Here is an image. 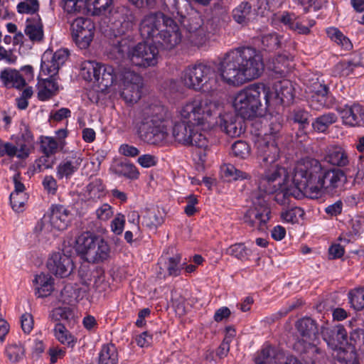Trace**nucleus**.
<instances>
[{
  "mask_svg": "<svg viewBox=\"0 0 364 364\" xmlns=\"http://www.w3.org/2000/svg\"><path fill=\"white\" fill-rule=\"evenodd\" d=\"M293 183L300 192L318 198L322 193L338 195L347 183L345 172L339 168H324L319 161L306 158L294 168Z\"/></svg>",
  "mask_w": 364,
  "mask_h": 364,
  "instance_id": "1",
  "label": "nucleus"
},
{
  "mask_svg": "<svg viewBox=\"0 0 364 364\" xmlns=\"http://www.w3.org/2000/svg\"><path fill=\"white\" fill-rule=\"evenodd\" d=\"M223 106L218 101L208 99L193 100L181 107V114L193 124L201 125L204 130L218 124L223 132L230 137L239 136L242 133L240 123H237L232 113L222 114Z\"/></svg>",
  "mask_w": 364,
  "mask_h": 364,
  "instance_id": "2",
  "label": "nucleus"
},
{
  "mask_svg": "<svg viewBox=\"0 0 364 364\" xmlns=\"http://www.w3.org/2000/svg\"><path fill=\"white\" fill-rule=\"evenodd\" d=\"M264 65L259 52L252 47H239L226 53L220 62L222 78L228 84L240 85L258 78Z\"/></svg>",
  "mask_w": 364,
  "mask_h": 364,
  "instance_id": "3",
  "label": "nucleus"
},
{
  "mask_svg": "<svg viewBox=\"0 0 364 364\" xmlns=\"http://www.w3.org/2000/svg\"><path fill=\"white\" fill-rule=\"evenodd\" d=\"M141 36L159 44L165 50H171L182 40L179 24L162 11L150 12L145 15L139 25Z\"/></svg>",
  "mask_w": 364,
  "mask_h": 364,
  "instance_id": "4",
  "label": "nucleus"
},
{
  "mask_svg": "<svg viewBox=\"0 0 364 364\" xmlns=\"http://www.w3.org/2000/svg\"><path fill=\"white\" fill-rule=\"evenodd\" d=\"M163 9L180 18L186 29V39L191 46L199 48L206 44L209 39L208 23L192 9L188 0H163Z\"/></svg>",
  "mask_w": 364,
  "mask_h": 364,
  "instance_id": "5",
  "label": "nucleus"
},
{
  "mask_svg": "<svg viewBox=\"0 0 364 364\" xmlns=\"http://www.w3.org/2000/svg\"><path fill=\"white\" fill-rule=\"evenodd\" d=\"M270 88L262 82L250 85L235 97L233 107L243 119H251L262 115L271 105Z\"/></svg>",
  "mask_w": 364,
  "mask_h": 364,
  "instance_id": "6",
  "label": "nucleus"
},
{
  "mask_svg": "<svg viewBox=\"0 0 364 364\" xmlns=\"http://www.w3.org/2000/svg\"><path fill=\"white\" fill-rule=\"evenodd\" d=\"M144 115L138 129L139 138L151 145L170 144L171 136L165 121V108L160 105H151L144 109Z\"/></svg>",
  "mask_w": 364,
  "mask_h": 364,
  "instance_id": "7",
  "label": "nucleus"
},
{
  "mask_svg": "<svg viewBox=\"0 0 364 364\" xmlns=\"http://www.w3.org/2000/svg\"><path fill=\"white\" fill-rule=\"evenodd\" d=\"M76 251L87 262L99 264L110 257L111 249L102 237L90 232L82 233L76 239Z\"/></svg>",
  "mask_w": 364,
  "mask_h": 364,
  "instance_id": "8",
  "label": "nucleus"
},
{
  "mask_svg": "<svg viewBox=\"0 0 364 364\" xmlns=\"http://www.w3.org/2000/svg\"><path fill=\"white\" fill-rule=\"evenodd\" d=\"M183 80L187 87L204 92H213L219 86L215 69L203 63L188 67L184 71Z\"/></svg>",
  "mask_w": 364,
  "mask_h": 364,
  "instance_id": "9",
  "label": "nucleus"
},
{
  "mask_svg": "<svg viewBox=\"0 0 364 364\" xmlns=\"http://www.w3.org/2000/svg\"><path fill=\"white\" fill-rule=\"evenodd\" d=\"M267 196L260 192L252 194V207L244 215V223L251 228L259 231L267 229V224L270 219V208L267 203Z\"/></svg>",
  "mask_w": 364,
  "mask_h": 364,
  "instance_id": "10",
  "label": "nucleus"
},
{
  "mask_svg": "<svg viewBox=\"0 0 364 364\" xmlns=\"http://www.w3.org/2000/svg\"><path fill=\"white\" fill-rule=\"evenodd\" d=\"M264 173L259 181V191L267 196L281 188L288 180L289 176L285 168L274 163L264 168Z\"/></svg>",
  "mask_w": 364,
  "mask_h": 364,
  "instance_id": "11",
  "label": "nucleus"
},
{
  "mask_svg": "<svg viewBox=\"0 0 364 364\" xmlns=\"http://www.w3.org/2000/svg\"><path fill=\"white\" fill-rule=\"evenodd\" d=\"M121 96L128 103H136L141 97L142 77L129 69H124L119 74Z\"/></svg>",
  "mask_w": 364,
  "mask_h": 364,
  "instance_id": "12",
  "label": "nucleus"
},
{
  "mask_svg": "<svg viewBox=\"0 0 364 364\" xmlns=\"http://www.w3.org/2000/svg\"><path fill=\"white\" fill-rule=\"evenodd\" d=\"M159 50L156 46L139 43L132 48L129 53V59L135 66L147 68L156 65Z\"/></svg>",
  "mask_w": 364,
  "mask_h": 364,
  "instance_id": "13",
  "label": "nucleus"
},
{
  "mask_svg": "<svg viewBox=\"0 0 364 364\" xmlns=\"http://www.w3.org/2000/svg\"><path fill=\"white\" fill-rule=\"evenodd\" d=\"M68 51L60 49L53 53L51 51H46L41 59V75L54 77L58 74L59 68L68 58Z\"/></svg>",
  "mask_w": 364,
  "mask_h": 364,
  "instance_id": "14",
  "label": "nucleus"
},
{
  "mask_svg": "<svg viewBox=\"0 0 364 364\" xmlns=\"http://www.w3.org/2000/svg\"><path fill=\"white\" fill-rule=\"evenodd\" d=\"M256 146L257 157L262 168L276 163L279 154V149L277 142L265 139H258L256 141Z\"/></svg>",
  "mask_w": 364,
  "mask_h": 364,
  "instance_id": "15",
  "label": "nucleus"
},
{
  "mask_svg": "<svg viewBox=\"0 0 364 364\" xmlns=\"http://www.w3.org/2000/svg\"><path fill=\"white\" fill-rule=\"evenodd\" d=\"M47 267L49 271L60 277L69 276L74 269V264L70 255L63 252H55L48 259Z\"/></svg>",
  "mask_w": 364,
  "mask_h": 364,
  "instance_id": "16",
  "label": "nucleus"
},
{
  "mask_svg": "<svg viewBox=\"0 0 364 364\" xmlns=\"http://www.w3.org/2000/svg\"><path fill=\"white\" fill-rule=\"evenodd\" d=\"M294 348L300 353L301 360L306 364H321L325 361L326 354L314 343H304L297 341Z\"/></svg>",
  "mask_w": 364,
  "mask_h": 364,
  "instance_id": "17",
  "label": "nucleus"
},
{
  "mask_svg": "<svg viewBox=\"0 0 364 364\" xmlns=\"http://www.w3.org/2000/svg\"><path fill=\"white\" fill-rule=\"evenodd\" d=\"M113 18L111 29L115 36L125 35L134 26V16L126 6L118 7L116 16L113 15Z\"/></svg>",
  "mask_w": 364,
  "mask_h": 364,
  "instance_id": "18",
  "label": "nucleus"
},
{
  "mask_svg": "<svg viewBox=\"0 0 364 364\" xmlns=\"http://www.w3.org/2000/svg\"><path fill=\"white\" fill-rule=\"evenodd\" d=\"M340 114L343 123L350 127H360L364 125V109L363 107L354 103L352 105H345L336 108Z\"/></svg>",
  "mask_w": 364,
  "mask_h": 364,
  "instance_id": "19",
  "label": "nucleus"
},
{
  "mask_svg": "<svg viewBox=\"0 0 364 364\" xmlns=\"http://www.w3.org/2000/svg\"><path fill=\"white\" fill-rule=\"evenodd\" d=\"M321 335L324 341L331 348H337L344 343H348V333L342 325L326 324L321 328Z\"/></svg>",
  "mask_w": 364,
  "mask_h": 364,
  "instance_id": "20",
  "label": "nucleus"
},
{
  "mask_svg": "<svg viewBox=\"0 0 364 364\" xmlns=\"http://www.w3.org/2000/svg\"><path fill=\"white\" fill-rule=\"evenodd\" d=\"M274 92L270 91L272 95L271 104L276 105H289L294 100V87L289 80H279L273 86Z\"/></svg>",
  "mask_w": 364,
  "mask_h": 364,
  "instance_id": "21",
  "label": "nucleus"
},
{
  "mask_svg": "<svg viewBox=\"0 0 364 364\" xmlns=\"http://www.w3.org/2000/svg\"><path fill=\"white\" fill-rule=\"evenodd\" d=\"M296 327L299 333L301 340L299 341L314 343L318 338L319 330L316 321L311 318L305 317L299 320Z\"/></svg>",
  "mask_w": 364,
  "mask_h": 364,
  "instance_id": "22",
  "label": "nucleus"
},
{
  "mask_svg": "<svg viewBox=\"0 0 364 364\" xmlns=\"http://www.w3.org/2000/svg\"><path fill=\"white\" fill-rule=\"evenodd\" d=\"M181 109L179 112L180 114H181ZM181 117L184 120H187V122L183 121L175 123L172 130V136H171V139L173 138L179 144L187 146L189 142H191V136L193 131L191 126H198V124H193L188 119ZM198 127H201V125H198Z\"/></svg>",
  "mask_w": 364,
  "mask_h": 364,
  "instance_id": "23",
  "label": "nucleus"
},
{
  "mask_svg": "<svg viewBox=\"0 0 364 364\" xmlns=\"http://www.w3.org/2000/svg\"><path fill=\"white\" fill-rule=\"evenodd\" d=\"M326 162L338 167H344L349 164L347 151L341 146H330L325 151Z\"/></svg>",
  "mask_w": 364,
  "mask_h": 364,
  "instance_id": "24",
  "label": "nucleus"
},
{
  "mask_svg": "<svg viewBox=\"0 0 364 364\" xmlns=\"http://www.w3.org/2000/svg\"><path fill=\"white\" fill-rule=\"evenodd\" d=\"M50 222L54 228L63 230L69 224L70 212L63 205H55L52 208Z\"/></svg>",
  "mask_w": 364,
  "mask_h": 364,
  "instance_id": "25",
  "label": "nucleus"
},
{
  "mask_svg": "<svg viewBox=\"0 0 364 364\" xmlns=\"http://www.w3.org/2000/svg\"><path fill=\"white\" fill-rule=\"evenodd\" d=\"M82 161V159L80 156L68 157L62 161L57 168V176L59 178H70L75 172H76Z\"/></svg>",
  "mask_w": 364,
  "mask_h": 364,
  "instance_id": "26",
  "label": "nucleus"
},
{
  "mask_svg": "<svg viewBox=\"0 0 364 364\" xmlns=\"http://www.w3.org/2000/svg\"><path fill=\"white\" fill-rule=\"evenodd\" d=\"M333 364H359L355 348L353 345L338 348L333 354Z\"/></svg>",
  "mask_w": 364,
  "mask_h": 364,
  "instance_id": "27",
  "label": "nucleus"
},
{
  "mask_svg": "<svg viewBox=\"0 0 364 364\" xmlns=\"http://www.w3.org/2000/svg\"><path fill=\"white\" fill-rule=\"evenodd\" d=\"M58 91V85L53 77L49 76L48 78L41 80L39 82L38 97L41 101L48 100L55 95Z\"/></svg>",
  "mask_w": 364,
  "mask_h": 364,
  "instance_id": "28",
  "label": "nucleus"
},
{
  "mask_svg": "<svg viewBox=\"0 0 364 364\" xmlns=\"http://www.w3.org/2000/svg\"><path fill=\"white\" fill-rule=\"evenodd\" d=\"M33 282L36 285V294L38 297H46L53 290V279L48 274L41 273L36 275Z\"/></svg>",
  "mask_w": 364,
  "mask_h": 364,
  "instance_id": "29",
  "label": "nucleus"
},
{
  "mask_svg": "<svg viewBox=\"0 0 364 364\" xmlns=\"http://www.w3.org/2000/svg\"><path fill=\"white\" fill-rule=\"evenodd\" d=\"M0 78L4 84L9 87L20 89L25 86L26 81L18 71L5 69L1 73Z\"/></svg>",
  "mask_w": 364,
  "mask_h": 364,
  "instance_id": "30",
  "label": "nucleus"
},
{
  "mask_svg": "<svg viewBox=\"0 0 364 364\" xmlns=\"http://www.w3.org/2000/svg\"><path fill=\"white\" fill-rule=\"evenodd\" d=\"M309 114L307 111L302 109H294L291 113V119L298 125V136L306 135L307 129L309 127Z\"/></svg>",
  "mask_w": 364,
  "mask_h": 364,
  "instance_id": "31",
  "label": "nucleus"
},
{
  "mask_svg": "<svg viewBox=\"0 0 364 364\" xmlns=\"http://www.w3.org/2000/svg\"><path fill=\"white\" fill-rule=\"evenodd\" d=\"M291 63V60L288 55L279 54L272 60L270 68L280 76H284L290 70Z\"/></svg>",
  "mask_w": 364,
  "mask_h": 364,
  "instance_id": "32",
  "label": "nucleus"
},
{
  "mask_svg": "<svg viewBox=\"0 0 364 364\" xmlns=\"http://www.w3.org/2000/svg\"><path fill=\"white\" fill-rule=\"evenodd\" d=\"M233 18L240 24H247L253 17L251 6L247 2L241 3L232 11Z\"/></svg>",
  "mask_w": 364,
  "mask_h": 364,
  "instance_id": "33",
  "label": "nucleus"
},
{
  "mask_svg": "<svg viewBox=\"0 0 364 364\" xmlns=\"http://www.w3.org/2000/svg\"><path fill=\"white\" fill-rule=\"evenodd\" d=\"M279 350L272 346H267L257 353L255 358V364H276V357Z\"/></svg>",
  "mask_w": 364,
  "mask_h": 364,
  "instance_id": "34",
  "label": "nucleus"
},
{
  "mask_svg": "<svg viewBox=\"0 0 364 364\" xmlns=\"http://www.w3.org/2000/svg\"><path fill=\"white\" fill-rule=\"evenodd\" d=\"M124 69L120 70L117 73L114 72L112 66H105L102 70L104 71V75L100 77L99 80L95 82L104 88H107L113 85L114 82L119 81V74Z\"/></svg>",
  "mask_w": 364,
  "mask_h": 364,
  "instance_id": "35",
  "label": "nucleus"
},
{
  "mask_svg": "<svg viewBox=\"0 0 364 364\" xmlns=\"http://www.w3.org/2000/svg\"><path fill=\"white\" fill-rule=\"evenodd\" d=\"M117 348L112 344L103 346L99 356V364H117Z\"/></svg>",
  "mask_w": 364,
  "mask_h": 364,
  "instance_id": "36",
  "label": "nucleus"
},
{
  "mask_svg": "<svg viewBox=\"0 0 364 364\" xmlns=\"http://www.w3.org/2000/svg\"><path fill=\"white\" fill-rule=\"evenodd\" d=\"M338 119L336 114L328 112L316 117L312 123L313 128L319 132H324L330 125L335 123Z\"/></svg>",
  "mask_w": 364,
  "mask_h": 364,
  "instance_id": "37",
  "label": "nucleus"
},
{
  "mask_svg": "<svg viewBox=\"0 0 364 364\" xmlns=\"http://www.w3.org/2000/svg\"><path fill=\"white\" fill-rule=\"evenodd\" d=\"M295 191L293 188H288L284 183L281 188H278L272 194H274V200L278 204L286 207L290 205L291 197L295 196Z\"/></svg>",
  "mask_w": 364,
  "mask_h": 364,
  "instance_id": "38",
  "label": "nucleus"
},
{
  "mask_svg": "<svg viewBox=\"0 0 364 364\" xmlns=\"http://www.w3.org/2000/svg\"><path fill=\"white\" fill-rule=\"evenodd\" d=\"M282 124L279 118L272 117L267 130L264 135L258 139H265L266 140H272L277 142L280 136V132Z\"/></svg>",
  "mask_w": 364,
  "mask_h": 364,
  "instance_id": "39",
  "label": "nucleus"
},
{
  "mask_svg": "<svg viewBox=\"0 0 364 364\" xmlns=\"http://www.w3.org/2000/svg\"><path fill=\"white\" fill-rule=\"evenodd\" d=\"M105 186L102 179L96 177H90V183L86 187V193L89 198H100L104 193Z\"/></svg>",
  "mask_w": 364,
  "mask_h": 364,
  "instance_id": "40",
  "label": "nucleus"
},
{
  "mask_svg": "<svg viewBox=\"0 0 364 364\" xmlns=\"http://www.w3.org/2000/svg\"><path fill=\"white\" fill-rule=\"evenodd\" d=\"M308 90L306 91L309 96L317 95L323 97L327 96L328 92V87L327 85L319 81L318 78L309 80L306 84Z\"/></svg>",
  "mask_w": 364,
  "mask_h": 364,
  "instance_id": "41",
  "label": "nucleus"
},
{
  "mask_svg": "<svg viewBox=\"0 0 364 364\" xmlns=\"http://www.w3.org/2000/svg\"><path fill=\"white\" fill-rule=\"evenodd\" d=\"M164 94L173 100H178L183 97V88L179 82L170 80L165 83Z\"/></svg>",
  "mask_w": 364,
  "mask_h": 364,
  "instance_id": "42",
  "label": "nucleus"
},
{
  "mask_svg": "<svg viewBox=\"0 0 364 364\" xmlns=\"http://www.w3.org/2000/svg\"><path fill=\"white\" fill-rule=\"evenodd\" d=\"M164 223V218L159 210H147L143 216V223L150 229H156Z\"/></svg>",
  "mask_w": 364,
  "mask_h": 364,
  "instance_id": "43",
  "label": "nucleus"
},
{
  "mask_svg": "<svg viewBox=\"0 0 364 364\" xmlns=\"http://www.w3.org/2000/svg\"><path fill=\"white\" fill-rule=\"evenodd\" d=\"M54 334L56 339L62 344L73 346L74 338L61 323H58L55 326Z\"/></svg>",
  "mask_w": 364,
  "mask_h": 364,
  "instance_id": "44",
  "label": "nucleus"
},
{
  "mask_svg": "<svg viewBox=\"0 0 364 364\" xmlns=\"http://www.w3.org/2000/svg\"><path fill=\"white\" fill-rule=\"evenodd\" d=\"M350 303L357 311L364 309V287H358L348 293Z\"/></svg>",
  "mask_w": 364,
  "mask_h": 364,
  "instance_id": "45",
  "label": "nucleus"
},
{
  "mask_svg": "<svg viewBox=\"0 0 364 364\" xmlns=\"http://www.w3.org/2000/svg\"><path fill=\"white\" fill-rule=\"evenodd\" d=\"M49 318L53 321H70L74 318V313L69 307H58L50 312Z\"/></svg>",
  "mask_w": 364,
  "mask_h": 364,
  "instance_id": "46",
  "label": "nucleus"
},
{
  "mask_svg": "<svg viewBox=\"0 0 364 364\" xmlns=\"http://www.w3.org/2000/svg\"><path fill=\"white\" fill-rule=\"evenodd\" d=\"M261 43L262 48L268 51L275 50L281 46L280 37L277 33L263 36L261 38Z\"/></svg>",
  "mask_w": 364,
  "mask_h": 364,
  "instance_id": "47",
  "label": "nucleus"
},
{
  "mask_svg": "<svg viewBox=\"0 0 364 364\" xmlns=\"http://www.w3.org/2000/svg\"><path fill=\"white\" fill-rule=\"evenodd\" d=\"M6 355L9 360L12 363L20 361L25 355V350L21 344H11L6 350Z\"/></svg>",
  "mask_w": 364,
  "mask_h": 364,
  "instance_id": "48",
  "label": "nucleus"
},
{
  "mask_svg": "<svg viewBox=\"0 0 364 364\" xmlns=\"http://www.w3.org/2000/svg\"><path fill=\"white\" fill-rule=\"evenodd\" d=\"M97 63L85 61L82 64L81 71L83 77L88 81H96Z\"/></svg>",
  "mask_w": 364,
  "mask_h": 364,
  "instance_id": "49",
  "label": "nucleus"
},
{
  "mask_svg": "<svg viewBox=\"0 0 364 364\" xmlns=\"http://www.w3.org/2000/svg\"><path fill=\"white\" fill-rule=\"evenodd\" d=\"M25 33L29 37L30 40L40 41L43 37V26L41 23L28 24L25 29Z\"/></svg>",
  "mask_w": 364,
  "mask_h": 364,
  "instance_id": "50",
  "label": "nucleus"
},
{
  "mask_svg": "<svg viewBox=\"0 0 364 364\" xmlns=\"http://www.w3.org/2000/svg\"><path fill=\"white\" fill-rule=\"evenodd\" d=\"M232 151L235 156L245 159L249 156L250 149L245 141L238 140L232 145Z\"/></svg>",
  "mask_w": 364,
  "mask_h": 364,
  "instance_id": "51",
  "label": "nucleus"
},
{
  "mask_svg": "<svg viewBox=\"0 0 364 364\" xmlns=\"http://www.w3.org/2000/svg\"><path fill=\"white\" fill-rule=\"evenodd\" d=\"M87 28H94V24L89 18H77L71 24L72 36L84 31Z\"/></svg>",
  "mask_w": 364,
  "mask_h": 364,
  "instance_id": "52",
  "label": "nucleus"
},
{
  "mask_svg": "<svg viewBox=\"0 0 364 364\" xmlns=\"http://www.w3.org/2000/svg\"><path fill=\"white\" fill-rule=\"evenodd\" d=\"M118 172L119 174L129 179H136L138 178L139 172L136 167L129 163L122 162L118 164Z\"/></svg>",
  "mask_w": 364,
  "mask_h": 364,
  "instance_id": "53",
  "label": "nucleus"
},
{
  "mask_svg": "<svg viewBox=\"0 0 364 364\" xmlns=\"http://www.w3.org/2000/svg\"><path fill=\"white\" fill-rule=\"evenodd\" d=\"M360 65V63L359 62L353 60L343 61L336 65V70L341 76H348L353 73L354 68Z\"/></svg>",
  "mask_w": 364,
  "mask_h": 364,
  "instance_id": "54",
  "label": "nucleus"
},
{
  "mask_svg": "<svg viewBox=\"0 0 364 364\" xmlns=\"http://www.w3.org/2000/svg\"><path fill=\"white\" fill-rule=\"evenodd\" d=\"M226 253L242 260L247 255V249L243 243H235L226 250Z\"/></svg>",
  "mask_w": 364,
  "mask_h": 364,
  "instance_id": "55",
  "label": "nucleus"
},
{
  "mask_svg": "<svg viewBox=\"0 0 364 364\" xmlns=\"http://www.w3.org/2000/svg\"><path fill=\"white\" fill-rule=\"evenodd\" d=\"M191 142H189L188 145L195 146L199 149H208V141L204 134L198 132H191Z\"/></svg>",
  "mask_w": 364,
  "mask_h": 364,
  "instance_id": "56",
  "label": "nucleus"
},
{
  "mask_svg": "<svg viewBox=\"0 0 364 364\" xmlns=\"http://www.w3.org/2000/svg\"><path fill=\"white\" fill-rule=\"evenodd\" d=\"M75 288L73 284H67L62 289L60 293V300L64 304H72L76 302V295Z\"/></svg>",
  "mask_w": 364,
  "mask_h": 364,
  "instance_id": "57",
  "label": "nucleus"
},
{
  "mask_svg": "<svg viewBox=\"0 0 364 364\" xmlns=\"http://www.w3.org/2000/svg\"><path fill=\"white\" fill-rule=\"evenodd\" d=\"M28 199L26 194L18 195L17 193H11L10 202L11 207L16 212L23 211L25 203Z\"/></svg>",
  "mask_w": 364,
  "mask_h": 364,
  "instance_id": "58",
  "label": "nucleus"
},
{
  "mask_svg": "<svg viewBox=\"0 0 364 364\" xmlns=\"http://www.w3.org/2000/svg\"><path fill=\"white\" fill-rule=\"evenodd\" d=\"M87 0H63L64 9L69 14L79 13Z\"/></svg>",
  "mask_w": 364,
  "mask_h": 364,
  "instance_id": "59",
  "label": "nucleus"
},
{
  "mask_svg": "<svg viewBox=\"0 0 364 364\" xmlns=\"http://www.w3.org/2000/svg\"><path fill=\"white\" fill-rule=\"evenodd\" d=\"M25 139V143L20 145V149H17V156L21 159H24L28 156L30 147L33 143V136L30 132H26L23 135Z\"/></svg>",
  "mask_w": 364,
  "mask_h": 364,
  "instance_id": "60",
  "label": "nucleus"
},
{
  "mask_svg": "<svg viewBox=\"0 0 364 364\" xmlns=\"http://www.w3.org/2000/svg\"><path fill=\"white\" fill-rule=\"evenodd\" d=\"M41 148L44 154L53 155L58 149V143L51 137H46L41 141Z\"/></svg>",
  "mask_w": 364,
  "mask_h": 364,
  "instance_id": "61",
  "label": "nucleus"
},
{
  "mask_svg": "<svg viewBox=\"0 0 364 364\" xmlns=\"http://www.w3.org/2000/svg\"><path fill=\"white\" fill-rule=\"evenodd\" d=\"M131 49L129 41L126 38H122L114 45L113 50L118 53L121 57H124L125 54L129 55Z\"/></svg>",
  "mask_w": 364,
  "mask_h": 364,
  "instance_id": "62",
  "label": "nucleus"
},
{
  "mask_svg": "<svg viewBox=\"0 0 364 364\" xmlns=\"http://www.w3.org/2000/svg\"><path fill=\"white\" fill-rule=\"evenodd\" d=\"M39 9V4L38 1L34 2H20L17 6L18 12L20 14H34Z\"/></svg>",
  "mask_w": 364,
  "mask_h": 364,
  "instance_id": "63",
  "label": "nucleus"
},
{
  "mask_svg": "<svg viewBox=\"0 0 364 364\" xmlns=\"http://www.w3.org/2000/svg\"><path fill=\"white\" fill-rule=\"evenodd\" d=\"M181 262V256L176 255L173 257L168 258V262L167 266V270L168 274L171 276H178L180 274L181 269L178 267V264Z\"/></svg>",
  "mask_w": 364,
  "mask_h": 364,
  "instance_id": "64",
  "label": "nucleus"
}]
</instances>
